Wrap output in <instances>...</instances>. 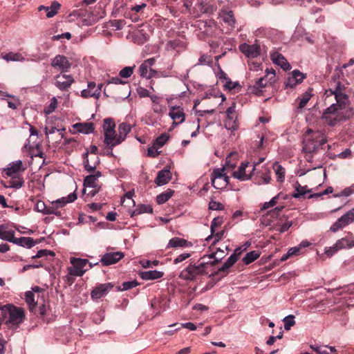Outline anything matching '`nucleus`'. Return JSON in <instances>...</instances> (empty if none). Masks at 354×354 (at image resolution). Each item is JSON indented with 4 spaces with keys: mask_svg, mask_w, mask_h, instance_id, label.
Returning <instances> with one entry per match:
<instances>
[{
    "mask_svg": "<svg viewBox=\"0 0 354 354\" xmlns=\"http://www.w3.org/2000/svg\"><path fill=\"white\" fill-rule=\"evenodd\" d=\"M336 247L339 250L350 249L354 247V236L349 233L348 236L336 241Z\"/></svg>",
    "mask_w": 354,
    "mask_h": 354,
    "instance_id": "393cba45",
    "label": "nucleus"
},
{
    "mask_svg": "<svg viewBox=\"0 0 354 354\" xmlns=\"http://www.w3.org/2000/svg\"><path fill=\"white\" fill-rule=\"evenodd\" d=\"M125 24L126 21L123 19H115L109 21V26L115 30L122 29Z\"/></svg>",
    "mask_w": 354,
    "mask_h": 354,
    "instance_id": "09e8293b",
    "label": "nucleus"
},
{
    "mask_svg": "<svg viewBox=\"0 0 354 354\" xmlns=\"http://www.w3.org/2000/svg\"><path fill=\"white\" fill-rule=\"evenodd\" d=\"M100 189V187H84V189L83 190L84 194H86L87 196L90 197L94 196Z\"/></svg>",
    "mask_w": 354,
    "mask_h": 354,
    "instance_id": "680f3d73",
    "label": "nucleus"
},
{
    "mask_svg": "<svg viewBox=\"0 0 354 354\" xmlns=\"http://www.w3.org/2000/svg\"><path fill=\"white\" fill-rule=\"evenodd\" d=\"M284 328L289 330L290 328L295 324V317L292 315H288L283 319Z\"/></svg>",
    "mask_w": 354,
    "mask_h": 354,
    "instance_id": "8fccbe9b",
    "label": "nucleus"
},
{
    "mask_svg": "<svg viewBox=\"0 0 354 354\" xmlns=\"http://www.w3.org/2000/svg\"><path fill=\"white\" fill-rule=\"evenodd\" d=\"M239 50L246 57L250 58L257 57L260 53V47L257 44L249 45L244 43L239 46Z\"/></svg>",
    "mask_w": 354,
    "mask_h": 354,
    "instance_id": "f3484780",
    "label": "nucleus"
},
{
    "mask_svg": "<svg viewBox=\"0 0 354 354\" xmlns=\"http://www.w3.org/2000/svg\"><path fill=\"white\" fill-rule=\"evenodd\" d=\"M270 58L274 64L281 66L283 70L288 71L290 69V64L281 54L277 52H272L270 53Z\"/></svg>",
    "mask_w": 354,
    "mask_h": 354,
    "instance_id": "412c9836",
    "label": "nucleus"
},
{
    "mask_svg": "<svg viewBox=\"0 0 354 354\" xmlns=\"http://www.w3.org/2000/svg\"><path fill=\"white\" fill-rule=\"evenodd\" d=\"M200 11L202 13L212 14L216 10V8L212 5L205 3L203 1L198 2Z\"/></svg>",
    "mask_w": 354,
    "mask_h": 354,
    "instance_id": "37998d69",
    "label": "nucleus"
},
{
    "mask_svg": "<svg viewBox=\"0 0 354 354\" xmlns=\"http://www.w3.org/2000/svg\"><path fill=\"white\" fill-rule=\"evenodd\" d=\"M84 166L86 171H93L100 162V158L97 153L88 154V152L84 155Z\"/></svg>",
    "mask_w": 354,
    "mask_h": 354,
    "instance_id": "dca6fc26",
    "label": "nucleus"
},
{
    "mask_svg": "<svg viewBox=\"0 0 354 354\" xmlns=\"http://www.w3.org/2000/svg\"><path fill=\"white\" fill-rule=\"evenodd\" d=\"M174 194V191L171 189H167L165 192L158 195L156 197V201L158 204L162 205L166 203Z\"/></svg>",
    "mask_w": 354,
    "mask_h": 354,
    "instance_id": "58836bf2",
    "label": "nucleus"
},
{
    "mask_svg": "<svg viewBox=\"0 0 354 354\" xmlns=\"http://www.w3.org/2000/svg\"><path fill=\"white\" fill-rule=\"evenodd\" d=\"M58 102L55 97H53L50 100V102L48 106L44 109V113L47 115L54 112L57 106Z\"/></svg>",
    "mask_w": 354,
    "mask_h": 354,
    "instance_id": "49530a36",
    "label": "nucleus"
},
{
    "mask_svg": "<svg viewBox=\"0 0 354 354\" xmlns=\"http://www.w3.org/2000/svg\"><path fill=\"white\" fill-rule=\"evenodd\" d=\"M259 256L260 254L257 251H251L246 254L243 259V261L245 264L248 265L257 259Z\"/></svg>",
    "mask_w": 354,
    "mask_h": 354,
    "instance_id": "79ce46f5",
    "label": "nucleus"
},
{
    "mask_svg": "<svg viewBox=\"0 0 354 354\" xmlns=\"http://www.w3.org/2000/svg\"><path fill=\"white\" fill-rule=\"evenodd\" d=\"M124 257V254L121 252H109L104 254L101 258V262L104 266L114 264Z\"/></svg>",
    "mask_w": 354,
    "mask_h": 354,
    "instance_id": "6ab92c4d",
    "label": "nucleus"
},
{
    "mask_svg": "<svg viewBox=\"0 0 354 354\" xmlns=\"http://www.w3.org/2000/svg\"><path fill=\"white\" fill-rule=\"evenodd\" d=\"M51 66L61 73H65L71 68V63L65 56L57 55L52 59Z\"/></svg>",
    "mask_w": 354,
    "mask_h": 354,
    "instance_id": "ddd939ff",
    "label": "nucleus"
},
{
    "mask_svg": "<svg viewBox=\"0 0 354 354\" xmlns=\"http://www.w3.org/2000/svg\"><path fill=\"white\" fill-rule=\"evenodd\" d=\"M47 208L48 206L41 201H38L35 206V210L44 214H46V212H47Z\"/></svg>",
    "mask_w": 354,
    "mask_h": 354,
    "instance_id": "864d4df0",
    "label": "nucleus"
},
{
    "mask_svg": "<svg viewBox=\"0 0 354 354\" xmlns=\"http://www.w3.org/2000/svg\"><path fill=\"white\" fill-rule=\"evenodd\" d=\"M71 266L68 268V280L72 277H82L86 271L85 266L88 263V261L86 259H80L75 257L70 258Z\"/></svg>",
    "mask_w": 354,
    "mask_h": 354,
    "instance_id": "0eeeda50",
    "label": "nucleus"
},
{
    "mask_svg": "<svg viewBox=\"0 0 354 354\" xmlns=\"http://www.w3.org/2000/svg\"><path fill=\"white\" fill-rule=\"evenodd\" d=\"M336 351L335 347L321 346L320 348H317V354H330Z\"/></svg>",
    "mask_w": 354,
    "mask_h": 354,
    "instance_id": "603ef678",
    "label": "nucleus"
},
{
    "mask_svg": "<svg viewBox=\"0 0 354 354\" xmlns=\"http://www.w3.org/2000/svg\"><path fill=\"white\" fill-rule=\"evenodd\" d=\"M13 243L27 248H31L35 245V242L31 237H15L13 241Z\"/></svg>",
    "mask_w": 354,
    "mask_h": 354,
    "instance_id": "473e14b6",
    "label": "nucleus"
},
{
    "mask_svg": "<svg viewBox=\"0 0 354 354\" xmlns=\"http://www.w3.org/2000/svg\"><path fill=\"white\" fill-rule=\"evenodd\" d=\"M47 255L53 257L54 256V252L48 250H40L37 252L36 255L32 257V258H41Z\"/></svg>",
    "mask_w": 354,
    "mask_h": 354,
    "instance_id": "338daca9",
    "label": "nucleus"
},
{
    "mask_svg": "<svg viewBox=\"0 0 354 354\" xmlns=\"http://www.w3.org/2000/svg\"><path fill=\"white\" fill-rule=\"evenodd\" d=\"M153 212V208L149 205H138L136 209L132 212L131 216H134L136 215L144 214V213H150Z\"/></svg>",
    "mask_w": 354,
    "mask_h": 354,
    "instance_id": "a19ab883",
    "label": "nucleus"
},
{
    "mask_svg": "<svg viewBox=\"0 0 354 354\" xmlns=\"http://www.w3.org/2000/svg\"><path fill=\"white\" fill-rule=\"evenodd\" d=\"M113 288L112 283H102L97 286L91 293L93 299H98L106 296Z\"/></svg>",
    "mask_w": 354,
    "mask_h": 354,
    "instance_id": "2eb2a0df",
    "label": "nucleus"
},
{
    "mask_svg": "<svg viewBox=\"0 0 354 354\" xmlns=\"http://www.w3.org/2000/svg\"><path fill=\"white\" fill-rule=\"evenodd\" d=\"M74 80L71 75L59 74L55 77V86L61 91L67 90L73 83Z\"/></svg>",
    "mask_w": 354,
    "mask_h": 354,
    "instance_id": "4468645a",
    "label": "nucleus"
},
{
    "mask_svg": "<svg viewBox=\"0 0 354 354\" xmlns=\"http://www.w3.org/2000/svg\"><path fill=\"white\" fill-rule=\"evenodd\" d=\"M1 57L6 62H24L25 57L19 53L9 52L2 54Z\"/></svg>",
    "mask_w": 354,
    "mask_h": 354,
    "instance_id": "2f4dec72",
    "label": "nucleus"
},
{
    "mask_svg": "<svg viewBox=\"0 0 354 354\" xmlns=\"http://www.w3.org/2000/svg\"><path fill=\"white\" fill-rule=\"evenodd\" d=\"M58 207L56 205H53V202L48 206L46 214H55L56 216H61V212L58 210Z\"/></svg>",
    "mask_w": 354,
    "mask_h": 354,
    "instance_id": "052dcab7",
    "label": "nucleus"
},
{
    "mask_svg": "<svg viewBox=\"0 0 354 354\" xmlns=\"http://www.w3.org/2000/svg\"><path fill=\"white\" fill-rule=\"evenodd\" d=\"M140 277L144 280H155L163 277L164 273L156 270L141 272Z\"/></svg>",
    "mask_w": 354,
    "mask_h": 354,
    "instance_id": "c756f323",
    "label": "nucleus"
},
{
    "mask_svg": "<svg viewBox=\"0 0 354 354\" xmlns=\"http://www.w3.org/2000/svg\"><path fill=\"white\" fill-rule=\"evenodd\" d=\"M73 128L77 132L88 134L94 131V126L92 122H80L73 125Z\"/></svg>",
    "mask_w": 354,
    "mask_h": 354,
    "instance_id": "bb28decb",
    "label": "nucleus"
},
{
    "mask_svg": "<svg viewBox=\"0 0 354 354\" xmlns=\"http://www.w3.org/2000/svg\"><path fill=\"white\" fill-rule=\"evenodd\" d=\"M131 126L126 122H122L118 126V136L120 143L123 142L127 134L131 131Z\"/></svg>",
    "mask_w": 354,
    "mask_h": 354,
    "instance_id": "72a5a7b5",
    "label": "nucleus"
},
{
    "mask_svg": "<svg viewBox=\"0 0 354 354\" xmlns=\"http://www.w3.org/2000/svg\"><path fill=\"white\" fill-rule=\"evenodd\" d=\"M169 115L173 120V127H176L185 120L184 109L180 106H171L170 107Z\"/></svg>",
    "mask_w": 354,
    "mask_h": 354,
    "instance_id": "9b49d317",
    "label": "nucleus"
},
{
    "mask_svg": "<svg viewBox=\"0 0 354 354\" xmlns=\"http://www.w3.org/2000/svg\"><path fill=\"white\" fill-rule=\"evenodd\" d=\"M219 15L223 22L229 26V30L234 28L235 19L232 11L221 10Z\"/></svg>",
    "mask_w": 354,
    "mask_h": 354,
    "instance_id": "cd10ccee",
    "label": "nucleus"
},
{
    "mask_svg": "<svg viewBox=\"0 0 354 354\" xmlns=\"http://www.w3.org/2000/svg\"><path fill=\"white\" fill-rule=\"evenodd\" d=\"M25 300L28 305L30 310L32 311L37 301H35V294L32 291H28L25 294Z\"/></svg>",
    "mask_w": 354,
    "mask_h": 354,
    "instance_id": "ea45409f",
    "label": "nucleus"
},
{
    "mask_svg": "<svg viewBox=\"0 0 354 354\" xmlns=\"http://www.w3.org/2000/svg\"><path fill=\"white\" fill-rule=\"evenodd\" d=\"M229 178H211L213 187L217 189L225 188L228 184Z\"/></svg>",
    "mask_w": 354,
    "mask_h": 354,
    "instance_id": "e433bc0d",
    "label": "nucleus"
},
{
    "mask_svg": "<svg viewBox=\"0 0 354 354\" xmlns=\"http://www.w3.org/2000/svg\"><path fill=\"white\" fill-rule=\"evenodd\" d=\"M102 176L99 171H94L93 174L87 176L84 180V186L86 187H100L98 183V179Z\"/></svg>",
    "mask_w": 354,
    "mask_h": 354,
    "instance_id": "b1692460",
    "label": "nucleus"
},
{
    "mask_svg": "<svg viewBox=\"0 0 354 354\" xmlns=\"http://www.w3.org/2000/svg\"><path fill=\"white\" fill-rule=\"evenodd\" d=\"M140 263L143 268H146L158 266L159 264V261L158 260H155L153 261H151L149 260H142L140 261Z\"/></svg>",
    "mask_w": 354,
    "mask_h": 354,
    "instance_id": "774afa93",
    "label": "nucleus"
},
{
    "mask_svg": "<svg viewBox=\"0 0 354 354\" xmlns=\"http://www.w3.org/2000/svg\"><path fill=\"white\" fill-rule=\"evenodd\" d=\"M160 147H158L156 145L153 143V145L149 147L147 149V156L150 157H157L160 154V151H158V149Z\"/></svg>",
    "mask_w": 354,
    "mask_h": 354,
    "instance_id": "13d9d810",
    "label": "nucleus"
},
{
    "mask_svg": "<svg viewBox=\"0 0 354 354\" xmlns=\"http://www.w3.org/2000/svg\"><path fill=\"white\" fill-rule=\"evenodd\" d=\"M266 73L264 77L259 78L254 85L250 86V92L256 95H260L268 85H272L275 82L276 74L274 70L267 69Z\"/></svg>",
    "mask_w": 354,
    "mask_h": 354,
    "instance_id": "423d86ee",
    "label": "nucleus"
},
{
    "mask_svg": "<svg viewBox=\"0 0 354 354\" xmlns=\"http://www.w3.org/2000/svg\"><path fill=\"white\" fill-rule=\"evenodd\" d=\"M154 58H149L143 62L139 67V74L142 77L149 79L152 77L156 71L151 68V66L155 63Z\"/></svg>",
    "mask_w": 354,
    "mask_h": 354,
    "instance_id": "f8f14e48",
    "label": "nucleus"
},
{
    "mask_svg": "<svg viewBox=\"0 0 354 354\" xmlns=\"http://www.w3.org/2000/svg\"><path fill=\"white\" fill-rule=\"evenodd\" d=\"M305 78V75L297 70L292 71V74L288 77L286 86L293 88L298 84L301 83Z\"/></svg>",
    "mask_w": 354,
    "mask_h": 354,
    "instance_id": "aec40b11",
    "label": "nucleus"
},
{
    "mask_svg": "<svg viewBox=\"0 0 354 354\" xmlns=\"http://www.w3.org/2000/svg\"><path fill=\"white\" fill-rule=\"evenodd\" d=\"M171 179V174L169 169L164 168L158 171L157 177L155 179V183L158 186L165 185Z\"/></svg>",
    "mask_w": 354,
    "mask_h": 354,
    "instance_id": "5701e85b",
    "label": "nucleus"
},
{
    "mask_svg": "<svg viewBox=\"0 0 354 354\" xmlns=\"http://www.w3.org/2000/svg\"><path fill=\"white\" fill-rule=\"evenodd\" d=\"M138 285V283L136 281H127V282H124L122 284V288L121 290H129L131 288H133L134 287H136Z\"/></svg>",
    "mask_w": 354,
    "mask_h": 354,
    "instance_id": "0e129e2a",
    "label": "nucleus"
},
{
    "mask_svg": "<svg viewBox=\"0 0 354 354\" xmlns=\"http://www.w3.org/2000/svg\"><path fill=\"white\" fill-rule=\"evenodd\" d=\"M277 198L278 196H276L273 197L270 201L264 203L262 207H261V209L266 210L270 207H273L277 203Z\"/></svg>",
    "mask_w": 354,
    "mask_h": 354,
    "instance_id": "e2e57ef3",
    "label": "nucleus"
},
{
    "mask_svg": "<svg viewBox=\"0 0 354 354\" xmlns=\"http://www.w3.org/2000/svg\"><path fill=\"white\" fill-rule=\"evenodd\" d=\"M226 118L224 120L225 128L232 132L236 131L239 128L237 113L236 112V104H232L225 111Z\"/></svg>",
    "mask_w": 354,
    "mask_h": 354,
    "instance_id": "1a4fd4ad",
    "label": "nucleus"
},
{
    "mask_svg": "<svg viewBox=\"0 0 354 354\" xmlns=\"http://www.w3.org/2000/svg\"><path fill=\"white\" fill-rule=\"evenodd\" d=\"M15 238V231L6 225H1L0 239L3 241L13 243Z\"/></svg>",
    "mask_w": 354,
    "mask_h": 354,
    "instance_id": "c85d7f7f",
    "label": "nucleus"
},
{
    "mask_svg": "<svg viewBox=\"0 0 354 354\" xmlns=\"http://www.w3.org/2000/svg\"><path fill=\"white\" fill-rule=\"evenodd\" d=\"M134 67L135 66H133V67H131V66H126V67H124V68H122L120 71V73H119L120 76L121 77H124V78L129 77L133 74Z\"/></svg>",
    "mask_w": 354,
    "mask_h": 354,
    "instance_id": "6e6d98bb",
    "label": "nucleus"
},
{
    "mask_svg": "<svg viewBox=\"0 0 354 354\" xmlns=\"http://www.w3.org/2000/svg\"><path fill=\"white\" fill-rule=\"evenodd\" d=\"M225 167L214 169L212 173L211 178H227L224 171Z\"/></svg>",
    "mask_w": 354,
    "mask_h": 354,
    "instance_id": "4d7b16f0",
    "label": "nucleus"
},
{
    "mask_svg": "<svg viewBox=\"0 0 354 354\" xmlns=\"http://www.w3.org/2000/svg\"><path fill=\"white\" fill-rule=\"evenodd\" d=\"M348 83L339 77L333 76L328 83V89L324 93L325 101L332 102L334 97L336 103H332L322 114V119L330 126H335L347 120L351 112L348 108Z\"/></svg>",
    "mask_w": 354,
    "mask_h": 354,
    "instance_id": "f257e3e1",
    "label": "nucleus"
},
{
    "mask_svg": "<svg viewBox=\"0 0 354 354\" xmlns=\"http://www.w3.org/2000/svg\"><path fill=\"white\" fill-rule=\"evenodd\" d=\"M169 136L166 133H163L156 138L154 144L156 145L158 147L161 148L167 142Z\"/></svg>",
    "mask_w": 354,
    "mask_h": 354,
    "instance_id": "5fc2aeb1",
    "label": "nucleus"
},
{
    "mask_svg": "<svg viewBox=\"0 0 354 354\" xmlns=\"http://www.w3.org/2000/svg\"><path fill=\"white\" fill-rule=\"evenodd\" d=\"M311 96H312L311 93L308 91H306V93H304L302 95L301 97H299L297 98V100H299L298 108L303 109L306 105V104L308 102V101L311 98Z\"/></svg>",
    "mask_w": 354,
    "mask_h": 354,
    "instance_id": "a18cd8bd",
    "label": "nucleus"
},
{
    "mask_svg": "<svg viewBox=\"0 0 354 354\" xmlns=\"http://www.w3.org/2000/svg\"><path fill=\"white\" fill-rule=\"evenodd\" d=\"M237 257L235 254H232L230 257L226 260L223 266L219 269L220 271L224 272L227 269L232 267L237 261Z\"/></svg>",
    "mask_w": 354,
    "mask_h": 354,
    "instance_id": "c03bdc74",
    "label": "nucleus"
},
{
    "mask_svg": "<svg viewBox=\"0 0 354 354\" xmlns=\"http://www.w3.org/2000/svg\"><path fill=\"white\" fill-rule=\"evenodd\" d=\"M327 142L325 134L319 130L308 129L303 136V153L307 161L311 162L322 150Z\"/></svg>",
    "mask_w": 354,
    "mask_h": 354,
    "instance_id": "7ed1b4c3",
    "label": "nucleus"
},
{
    "mask_svg": "<svg viewBox=\"0 0 354 354\" xmlns=\"http://www.w3.org/2000/svg\"><path fill=\"white\" fill-rule=\"evenodd\" d=\"M61 8V4L54 1L50 6H40L38 8L39 11L44 10L46 12V17L51 18L57 15L58 10Z\"/></svg>",
    "mask_w": 354,
    "mask_h": 354,
    "instance_id": "a878e982",
    "label": "nucleus"
},
{
    "mask_svg": "<svg viewBox=\"0 0 354 354\" xmlns=\"http://www.w3.org/2000/svg\"><path fill=\"white\" fill-rule=\"evenodd\" d=\"M354 193V184L344 189L339 194L335 195V197L349 196Z\"/></svg>",
    "mask_w": 354,
    "mask_h": 354,
    "instance_id": "3c124183",
    "label": "nucleus"
},
{
    "mask_svg": "<svg viewBox=\"0 0 354 354\" xmlns=\"http://www.w3.org/2000/svg\"><path fill=\"white\" fill-rule=\"evenodd\" d=\"M102 87L103 84H99L97 86H96L95 90L93 91H90L89 90H82L81 91V96L84 98L95 97L98 99L100 96Z\"/></svg>",
    "mask_w": 354,
    "mask_h": 354,
    "instance_id": "7c9ffc66",
    "label": "nucleus"
},
{
    "mask_svg": "<svg viewBox=\"0 0 354 354\" xmlns=\"http://www.w3.org/2000/svg\"><path fill=\"white\" fill-rule=\"evenodd\" d=\"M338 250H339L337 247H336V243L331 247H326L324 249V252L328 257H332L334 254H335Z\"/></svg>",
    "mask_w": 354,
    "mask_h": 354,
    "instance_id": "69168bd1",
    "label": "nucleus"
},
{
    "mask_svg": "<svg viewBox=\"0 0 354 354\" xmlns=\"http://www.w3.org/2000/svg\"><path fill=\"white\" fill-rule=\"evenodd\" d=\"M127 38L131 39L136 44H142L148 39V35L145 33L142 29H136L132 32H130Z\"/></svg>",
    "mask_w": 354,
    "mask_h": 354,
    "instance_id": "a211bd4d",
    "label": "nucleus"
},
{
    "mask_svg": "<svg viewBox=\"0 0 354 354\" xmlns=\"http://www.w3.org/2000/svg\"><path fill=\"white\" fill-rule=\"evenodd\" d=\"M259 163H257L258 165ZM256 165L250 164L249 162H243L239 167L237 171L232 173L234 178L244 181L251 178L254 171L256 169Z\"/></svg>",
    "mask_w": 354,
    "mask_h": 354,
    "instance_id": "6e6552de",
    "label": "nucleus"
},
{
    "mask_svg": "<svg viewBox=\"0 0 354 354\" xmlns=\"http://www.w3.org/2000/svg\"><path fill=\"white\" fill-rule=\"evenodd\" d=\"M187 245L188 243L185 239L179 237H174L169 240L167 248H184L187 247Z\"/></svg>",
    "mask_w": 354,
    "mask_h": 354,
    "instance_id": "c9c22d12",
    "label": "nucleus"
},
{
    "mask_svg": "<svg viewBox=\"0 0 354 354\" xmlns=\"http://www.w3.org/2000/svg\"><path fill=\"white\" fill-rule=\"evenodd\" d=\"M310 192L309 189H307L306 186L298 185L295 188V192L293 193L292 196L295 198H298Z\"/></svg>",
    "mask_w": 354,
    "mask_h": 354,
    "instance_id": "de8ad7c7",
    "label": "nucleus"
},
{
    "mask_svg": "<svg viewBox=\"0 0 354 354\" xmlns=\"http://www.w3.org/2000/svg\"><path fill=\"white\" fill-rule=\"evenodd\" d=\"M115 124L111 118H106L103 123V132L104 136V143L113 147L120 143L119 136L115 130Z\"/></svg>",
    "mask_w": 354,
    "mask_h": 354,
    "instance_id": "39448f33",
    "label": "nucleus"
},
{
    "mask_svg": "<svg viewBox=\"0 0 354 354\" xmlns=\"http://www.w3.org/2000/svg\"><path fill=\"white\" fill-rule=\"evenodd\" d=\"M223 223V218L221 217H216L213 219L211 223V233H215L216 228L219 227Z\"/></svg>",
    "mask_w": 354,
    "mask_h": 354,
    "instance_id": "bf43d9fd",
    "label": "nucleus"
},
{
    "mask_svg": "<svg viewBox=\"0 0 354 354\" xmlns=\"http://www.w3.org/2000/svg\"><path fill=\"white\" fill-rule=\"evenodd\" d=\"M354 221V207L339 218L330 227V230L335 232Z\"/></svg>",
    "mask_w": 354,
    "mask_h": 354,
    "instance_id": "9d476101",
    "label": "nucleus"
},
{
    "mask_svg": "<svg viewBox=\"0 0 354 354\" xmlns=\"http://www.w3.org/2000/svg\"><path fill=\"white\" fill-rule=\"evenodd\" d=\"M77 196L75 194H70L67 198H62L59 199H57L53 202V205H56L58 208H61L66 205L68 203L73 202L75 200H76Z\"/></svg>",
    "mask_w": 354,
    "mask_h": 354,
    "instance_id": "f704fd0d",
    "label": "nucleus"
},
{
    "mask_svg": "<svg viewBox=\"0 0 354 354\" xmlns=\"http://www.w3.org/2000/svg\"><path fill=\"white\" fill-rule=\"evenodd\" d=\"M216 252H212L208 256L203 257L197 262H190L179 274L178 277L185 281H194L201 276L207 274L209 266H214L218 260L216 258Z\"/></svg>",
    "mask_w": 354,
    "mask_h": 354,
    "instance_id": "f03ea898",
    "label": "nucleus"
},
{
    "mask_svg": "<svg viewBox=\"0 0 354 354\" xmlns=\"http://www.w3.org/2000/svg\"><path fill=\"white\" fill-rule=\"evenodd\" d=\"M5 316H8L6 324L10 326H18L25 319L24 309L12 304H6L1 308Z\"/></svg>",
    "mask_w": 354,
    "mask_h": 354,
    "instance_id": "20e7f679",
    "label": "nucleus"
},
{
    "mask_svg": "<svg viewBox=\"0 0 354 354\" xmlns=\"http://www.w3.org/2000/svg\"><path fill=\"white\" fill-rule=\"evenodd\" d=\"M273 169L277 176V181L281 183L283 182L285 179V169L276 162L273 165Z\"/></svg>",
    "mask_w": 354,
    "mask_h": 354,
    "instance_id": "4c0bfd02",
    "label": "nucleus"
},
{
    "mask_svg": "<svg viewBox=\"0 0 354 354\" xmlns=\"http://www.w3.org/2000/svg\"><path fill=\"white\" fill-rule=\"evenodd\" d=\"M26 168L23 167L22 161L20 160L10 163L5 169L6 174L9 176H15L18 173L24 171Z\"/></svg>",
    "mask_w": 354,
    "mask_h": 354,
    "instance_id": "4be33fe9",
    "label": "nucleus"
}]
</instances>
